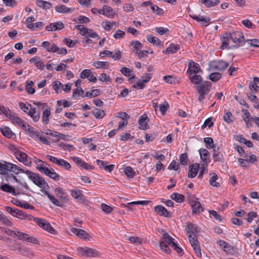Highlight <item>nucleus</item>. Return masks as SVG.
Returning <instances> with one entry per match:
<instances>
[{"instance_id": "obj_1", "label": "nucleus", "mask_w": 259, "mask_h": 259, "mask_svg": "<svg viewBox=\"0 0 259 259\" xmlns=\"http://www.w3.org/2000/svg\"><path fill=\"white\" fill-rule=\"evenodd\" d=\"M26 175L28 178L33 182V183L41 189L49 188V186L46 182L45 180L39 176L38 174L27 170L25 172Z\"/></svg>"}, {"instance_id": "obj_2", "label": "nucleus", "mask_w": 259, "mask_h": 259, "mask_svg": "<svg viewBox=\"0 0 259 259\" xmlns=\"http://www.w3.org/2000/svg\"><path fill=\"white\" fill-rule=\"evenodd\" d=\"M163 240L160 241L159 247L161 250L166 254L170 253V249L168 246H171L174 242V238L171 237L167 233H164L162 235Z\"/></svg>"}, {"instance_id": "obj_3", "label": "nucleus", "mask_w": 259, "mask_h": 259, "mask_svg": "<svg viewBox=\"0 0 259 259\" xmlns=\"http://www.w3.org/2000/svg\"><path fill=\"white\" fill-rule=\"evenodd\" d=\"M76 250L80 256L87 257H96L100 254L97 250L87 246L78 247Z\"/></svg>"}, {"instance_id": "obj_4", "label": "nucleus", "mask_w": 259, "mask_h": 259, "mask_svg": "<svg viewBox=\"0 0 259 259\" xmlns=\"http://www.w3.org/2000/svg\"><path fill=\"white\" fill-rule=\"evenodd\" d=\"M211 86V82L204 81L197 87V90L199 94L198 100L200 103L204 100L205 96L209 92Z\"/></svg>"}, {"instance_id": "obj_5", "label": "nucleus", "mask_w": 259, "mask_h": 259, "mask_svg": "<svg viewBox=\"0 0 259 259\" xmlns=\"http://www.w3.org/2000/svg\"><path fill=\"white\" fill-rule=\"evenodd\" d=\"M37 169L41 172H43L45 175L49 177L51 179L56 181H59L60 176L57 174L54 169L44 166L43 165H39L37 166Z\"/></svg>"}, {"instance_id": "obj_6", "label": "nucleus", "mask_w": 259, "mask_h": 259, "mask_svg": "<svg viewBox=\"0 0 259 259\" xmlns=\"http://www.w3.org/2000/svg\"><path fill=\"white\" fill-rule=\"evenodd\" d=\"M229 66L228 63L223 60L212 61L209 63V69L210 70L224 71Z\"/></svg>"}, {"instance_id": "obj_7", "label": "nucleus", "mask_w": 259, "mask_h": 259, "mask_svg": "<svg viewBox=\"0 0 259 259\" xmlns=\"http://www.w3.org/2000/svg\"><path fill=\"white\" fill-rule=\"evenodd\" d=\"M15 237L19 240L26 241L27 242L32 243L35 244H39V242L34 237H30L26 233L17 231Z\"/></svg>"}, {"instance_id": "obj_8", "label": "nucleus", "mask_w": 259, "mask_h": 259, "mask_svg": "<svg viewBox=\"0 0 259 259\" xmlns=\"http://www.w3.org/2000/svg\"><path fill=\"white\" fill-rule=\"evenodd\" d=\"M212 158L214 162L223 163L225 161L224 156L223 154V149L219 146L214 147L212 150Z\"/></svg>"}, {"instance_id": "obj_9", "label": "nucleus", "mask_w": 259, "mask_h": 259, "mask_svg": "<svg viewBox=\"0 0 259 259\" xmlns=\"http://www.w3.org/2000/svg\"><path fill=\"white\" fill-rule=\"evenodd\" d=\"M189 242L193 247L196 255L198 257H201V252L199 245V242L196 235L192 236L191 235H189Z\"/></svg>"}, {"instance_id": "obj_10", "label": "nucleus", "mask_w": 259, "mask_h": 259, "mask_svg": "<svg viewBox=\"0 0 259 259\" xmlns=\"http://www.w3.org/2000/svg\"><path fill=\"white\" fill-rule=\"evenodd\" d=\"M70 231L72 233L82 240L90 241L92 238L91 236L83 230L76 228H71Z\"/></svg>"}, {"instance_id": "obj_11", "label": "nucleus", "mask_w": 259, "mask_h": 259, "mask_svg": "<svg viewBox=\"0 0 259 259\" xmlns=\"http://www.w3.org/2000/svg\"><path fill=\"white\" fill-rule=\"evenodd\" d=\"M198 199L197 198L189 199V203L192 208L193 213H198L203 210L202 205Z\"/></svg>"}, {"instance_id": "obj_12", "label": "nucleus", "mask_w": 259, "mask_h": 259, "mask_svg": "<svg viewBox=\"0 0 259 259\" xmlns=\"http://www.w3.org/2000/svg\"><path fill=\"white\" fill-rule=\"evenodd\" d=\"M16 152L15 156L20 162L27 166L31 164V159L25 153L20 150Z\"/></svg>"}, {"instance_id": "obj_13", "label": "nucleus", "mask_w": 259, "mask_h": 259, "mask_svg": "<svg viewBox=\"0 0 259 259\" xmlns=\"http://www.w3.org/2000/svg\"><path fill=\"white\" fill-rule=\"evenodd\" d=\"M202 70L200 68L199 65L193 61H190L188 64V69L187 71L189 74L201 73Z\"/></svg>"}, {"instance_id": "obj_14", "label": "nucleus", "mask_w": 259, "mask_h": 259, "mask_svg": "<svg viewBox=\"0 0 259 259\" xmlns=\"http://www.w3.org/2000/svg\"><path fill=\"white\" fill-rule=\"evenodd\" d=\"M230 36L234 43L241 44V46H242L246 40H244L243 33L240 31H235L230 34Z\"/></svg>"}, {"instance_id": "obj_15", "label": "nucleus", "mask_w": 259, "mask_h": 259, "mask_svg": "<svg viewBox=\"0 0 259 259\" xmlns=\"http://www.w3.org/2000/svg\"><path fill=\"white\" fill-rule=\"evenodd\" d=\"M5 210L10 213L11 215L19 219H23V215L24 211L19 210L15 207H11L10 206H6L5 207Z\"/></svg>"}, {"instance_id": "obj_16", "label": "nucleus", "mask_w": 259, "mask_h": 259, "mask_svg": "<svg viewBox=\"0 0 259 259\" xmlns=\"http://www.w3.org/2000/svg\"><path fill=\"white\" fill-rule=\"evenodd\" d=\"M64 26L62 22L58 21L52 23L46 27V30L49 31H53L62 30L64 28Z\"/></svg>"}, {"instance_id": "obj_17", "label": "nucleus", "mask_w": 259, "mask_h": 259, "mask_svg": "<svg viewBox=\"0 0 259 259\" xmlns=\"http://www.w3.org/2000/svg\"><path fill=\"white\" fill-rule=\"evenodd\" d=\"M9 164H10V163L7 162H5L4 163H0V171H1V174L5 176V179L7 181H8L12 178L11 175H13L12 174H9L7 172H6V174L5 173L6 170H9Z\"/></svg>"}, {"instance_id": "obj_18", "label": "nucleus", "mask_w": 259, "mask_h": 259, "mask_svg": "<svg viewBox=\"0 0 259 259\" xmlns=\"http://www.w3.org/2000/svg\"><path fill=\"white\" fill-rule=\"evenodd\" d=\"M29 106L30 107V109L28 112V115L31 117L34 122L38 121L40 118L39 111H37L36 109L33 108L30 104H29Z\"/></svg>"}, {"instance_id": "obj_19", "label": "nucleus", "mask_w": 259, "mask_h": 259, "mask_svg": "<svg viewBox=\"0 0 259 259\" xmlns=\"http://www.w3.org/2000/svg\"><path fill=\"white\" fill-rule=\"evenodd\" d=\"M186 228L185 229V231L189 235H191L192 236L195 235V233H198L199 231V228L196 225L190 223L188 222Z\"/></svg>"}, {"instance_id": "obj_20", "label": "nucleus", "mask_w": 259, "mask_h": 259, "mask_svg": "<svg viewBox=\"0 0 259 259\" xmlns=\"http://www.w3.org/2000/svg\"><path fill=\"white\" fill-rule=\"evenodd\" d=\"M55 195L62 202H67L68 200L67 195L61 188H56L55 189Z\"/></svg>"}, {"instance_id": "obj_21", "label": "nucleus", "mask_w": 259, "mask_h": 259, "mask_svg": "<svg viewBox=\"0 0 259 259\" xmlns=\"http://www.w3.org/2000/svg\"><path fill=\"white\" fill-rule=\"evenodd\" d=\"M96 163L101 168H104L106 170L111 172L114 168V164L108 165V162L101 160H97Z\"/></svg>"}, {"instance_id": "obj_22", "label": "nucleus", "mask_w": 259, "mask_h": 259, "mask_svg": "<svg viewBox=\"0 0 259 259\" xmlns=\"http://www.w3.org/2000/svg\"><path fill=\"white\" fill-rule=\"evenodd\" d=\"M12 202L15 205L20 206L25 209H33L34 206L30 205L29 203L25 201L21 202L20 200L17 199H14L12 200Z\"/></svg>"}, {"instance_id": "obj_23", "label": "nucleus", "mask_w": 259, "mask_h": 259, "mask_svg": "<svg viewBox=\"0 0 259 259\" xmlns=\"http://www.w3.org/2000/svg\"><path fill=\"white\" fill-rule=\"evenodd\" d=\"M155 211L159 215L164 217H169V212L168 210L162 205H157L154 207Z\"/></svg>"}, {"instance_id": "obj_24", "label": "nucleus", "mask_w": 259, "mask_h": 259, "mask_svg": "<svg viewBox=\"0 0 259 259\" xmlns=\"http://www.w3.org/2000/svg\"><path fill=\"white\" fill-rule=\"evenodd\" d=\"M180 49L179 45L171 44L163 53L165 54H175Z\"/></svg>"}, {"instance_id": "obj_25", "label": "nucleus", "mask_w": 259, "mask_h": 259, "mask_svg": "<svg viewBox=\"0 0 259 259\" xmlns=\"http://www.w3.org/2000/svg\"><path fill=\"white\" fill-rule=\"evenodd\" d=\"M147 118L146 114H144L140 117L138 121L140 129L145 130L148 128V125L146 122Z\"/></svg>"}, {"instance_id": "obj_26", "label": "nucleus", "mask_w": 259, "mask_h": 259, "mask_svg": "<svg viewBox=\"0 0 259 259\" xmlns=\"http://www.w3.org/2000/svg\"><path fill=\"white\" fill-rule=\"evenodd\" d=\"M102 14L108 18H113L114 13L113 9L109 6L104 5L102 9Z\"/></svg>"}, {"instance_id": "obj_27", "label": "nucleus", "mask_w": 259, "mask_h": 259, "mask_svg": "<svg viewBox=\"0 0 259 259\" xmlns=\"http://www.w3.org/2000/svg\"><path fill=\"white\" fill-rule=\"evenodd\" d=\"M211 176L209 180V184L215 187H219L220 185L217 180L219 179L218 176L214 172L209 174Z\"/></svg>"}, {"instance_id": "obj_28", "label": "nucleus", "mask_w": 259, "mask_h": 259, "mask_svg": "<svg viewBox=\"0 0 259 259\" xmlns=\"http://www.w3.org/2000/svg\"><path fill=\"white\" fill-rule=\"evenodd\" d=\"M9 170L10 171L13 172L15 175H18L19 172L25 173L26 170H24L23 169L20 168L18 166L15 164L10 163Z\"/></svg>"}, {"instance_id": "obj_29", "label": "nucleus", "mask_w": 259, "mask_h": 259, "mask_svg": "<svg viewBox=\"0 0 259 259\" xmlns=\"http://www.w3.org/2000/svg\"><path fill=\"white\" fill-rule=\"evenodd\" d=\"M199 167V166L198 164L190 165L189 167L190 170L188 173V177L191 178L195 177L197 174Z\"/></svg>"}, {"instance_id": "obj_30", "label": "nucleus", "mask_w": 259, "mask_h": 259, "mask_svg": "<svg viewBox=\"0 0 259 259\" xmlns=\"http://www.w3.org/2000/svg\"><path fill=\"white\" fill-rule=\"evenodd\" d=\"M0 189L4 192L11 193L14 195H17L15 189L7 184H2L0 186Z\"/></svg>"}, {"instance_id": "obj_31", "label": "nucleus", "mask_w": 259, "mask_h": 259, "mask_svg": "<svg viewBox=\"0 0 259 259\" xmlns=\"http://www.w3.org/2000/svg\"><path fill=\"white\" fill-rule=\"evenodd\" d=\"M200 158L203 163L207 164L208 156L209 152L206 149L201 148L199 150Z\"/></svg>"}, {"instance_id": "obj_32", "label": "nucleus", "mask_w": 259, "mask_h": 259, "mask_svg": "<svg viewBox=\"0 0 259 259\" xmlns=\"http://www.w3.org/2000/svg\"><path fill=\"white\" fill-rule=\"evenodd\" d=\"M198 73H195L193 74H189V79L191 80V83L198 84L202 80V77L200 75H198Z\"/></svg>"}, {"instance_id": "obj_33", "label": "nucleus", "mask_w": 259, "mask_h": 259, "mask_svg": "<svg viewBox=\"0 0 259 259\" xmlns=\"http://www.w3.org/2000/svg\"><path fill=\"white\" fill-rule=\"evenodd\" d=\"M51 114V109L50 107L44 110L42 112V121L45 124H47L49 122V116Z\"/></svg>"}, {"instance_id": "obj_34", "label": "nucleus", "mask_w": 259, "mask_h": 259, "mask_svg": "<svg viewBox=\"0 0 259 259\" xmlns=\"http://www.w3.org/2000/svg\"><path fill=\"white\" fill-rule=\"evenodd\" d=\"M0 131L3 135L8 138H11L12 137L14 134L12 132L11 130L7 126L4 127H1Z\"/></svg>"}, {"instance_id": "obj_35", "label": "nucleus", "mask_w": 259, "mask_h": 259, "mask_svg": "<svg viewBox=\"0 0 259 259\" xmlns=\"http://www.w3.org/2000/svg\"><path fill=\"white\" fill-rule=\"evenodd\" d=\"M131 46L133 48V51L137 55L140 52L142 47V44L138 40L132 41Z\"/></svg>"}, {"instance_id": "obj_36", "label": "nucleus", "mask_w": 259, "mask_h": 259, "mask_svg": "<svg viewBox=\"0 0 259 259\" xmlns=\"http://www.w3.org/2000/svg\"><path fill=\"white\" fill-rule=\"evenodd\" d=\"M93 65L96 68L108 69L109 64L108 62L95 61L93 63Z\"/></svg>"}, {"instance_id": "obj_37", "label": "nucleus", "mask_w": 259, "mask_h": 259, "mask_svg": "<svg viewBox=\"0 0 259 259\" xmlns=\"http://www.w3.org/2000/svg\"><path fill=\"white\" fill-rule=\"evenodd\" d=\"M71 9L63 5H60L55 7V10L60 13H69Z\"/></svg>"}, {"instance_id": "obj_38", "label": "nucleus", "mask_w": 259, "mask_h": 259, "mask_svg": "<svg viewBox=\"0 0 259 259\" xmlns=\"http://www.w3.org/2000/svg\"><path fill=\"white\" fill-rule=\"evenodd\" d=\"M120 72L124 75L127 77H130V79H133L135 77V75L133 73V71L130 68L126 67H122L120 69Z\"/></svg>"}, {"instance_id": "obj_39", "label": "nucleus", "mask_w": 259, "mask_h": 259, "mask_svg": "<svg viewBox=\"0 0 259 259\" xmlns=\"http://www.w3.org/2000/svg\"><path fill=\"white\" fill-rule=\"evenodd\" d=\"M204 142L205 143L206 147L207 149H214V147H216L218 145L213 144V139L210 137H207L204 138Z\"/></svg>"}, {"instance_id": "obj_40", "label": "nucleus", "mask_w": 259, "mask_h": 259, "mask_svg": "<svg viewBox=\"0 0 259 259\" xmlns=\"http://www.w3.org/2000/svg\"><path fill=\"white\" fill-rule=\"evenodd\" d=\"M41 227L43 228L44 230L47 231L50 233L55 234L56 230L51 226L50 224L45 220L42 224Z\"/></svg>"}, {"instance_id": "obj_41", "label": "nucleus", "mask_w": 259, "mask_h": 259, "mask_svg": "<svg viewBox=\"0 0 259 259\" xmlns=\"http://www.w3.org/2000/svg\"><path fill=\"white\" fill-rule=\"evenodd\" d=\"M36 5L40 8L46 9H50L52 7V5L50 2L41 0L36 1Z\"/></svg>"}, {"instance_id": "obj_42", "label": "nucleus", "mask_w": 259, "mask_h": 259, "mask_svg": "<svg viewBox=\"0 0 259 259\" xmlns=\"http://www.w3.org/2000/svg\"><path fill=\"white\" fill-rule=\"evenodd\" d=\"M82 35L85 37H90L92 38H95L98 36V34L92 29L87 28L84 30Z\"/></svg>"}, {"instance_id": "obj_43", "label": "nucleus", "mask_w": 259, "mask_h": 259, "mask_svg": "<svg viewBox=\"0 0 259 259\" xmlns=\"http://www.w3.org/2000/svg\"><path fill=\"white\" fill-rule=\"evenodd\" d=\"M184 196L178 193H174L170 195V198L177 202L181 203L184 200Z\"/></svg>"}, {"instance_id": "obj_44", "label": "nucleus", "mask_w": 259, "mask_h": 259, "mask_svg": "<svg viewBox=\"0 0 259 259\" xmlns=\"http://www.w3.org/2000/svg\"><path fill=\"white\" fill-rule=\"evenodd\" d=\"M71 195L74 199L81 200L83 195L81 194V191L79 190H71Z\"/></svg>"}, {"instance_id": "obj_45", "label": "nucleus", "mask_w": 259, "mask_h": 259, "mask_svg": "<svg viewBox=\"0 0 259 259\" xmlns=\"http://www.w3.org/2000/svg\"><path fill=\"white\" fill-rule=\"evenodd\" d=\"M195 19L197 21L201 22V25L205 26H208L210 22V19L209 18H205L203 16H200V17H195Z\"/></svg>"}, {"instance_id": "obj_46", "label": "nucleus", "mask_w": 259, "mask_h": 259, "mask_svg": "<svg viewBox=\"0 0 259 259\" xmlns=\"http://www.w3.org/2000/svg\"><path fill=\"white\" fill-rule=\"evenodd\" d=\"M124 172L127 178L130 179L133 178L135 174L133 168L130 166L125 167L124 169Z\"/></svg>"}, {"instance_id": "obj_47", "label": "nucleus", "mask_w": 259, "mask_h": 259, "mask_svg": "<svg viewBox=\"0 0 259 259\" xmlns=\"http://www.w3.org/2000/svg\"><path fill=\"white\" fill-rule=\"evenodd\" d=\"M100 91L99 89L92 90L90 91L87 92L85 96L87 97H95L99 95Z\"/></svg>"}, {"instance_id": "obj_48", "label": "nucleus", "mask_w": 259, "mask_h": 259, "mask_svg": "<svg viewBox=\"0 0 259 259\" xmlns=\"http://www.w3.org/2000/svg\"><path fill=\"white\" fill-rule=\"evenodd\" d=\"M221 77L222 75L221 73L219 72H213L209 75L208 79L213 82H216L218 81Z\"/></svg>"}, {"instance_id": "obj_49", "label": "nucleus", "mask_w": 259, "mask_h": 259, "mask_svg": "<svg viewBox=\"0 0 259 259\" xmlns=\"http://www.w3.org/2000/svg\"><path fill=\"white\" fill-rule=\"evenodd\" d=\"M147 39L149 42L152 43L153 45L158 46L161 43V41L156 37L152 36L151 35L147 36Z\"/></svg>"}, {"instance_id": "obj_50", "label": "nucleus", "mask_w": 259, "mask_h": 259, "mask_svg": "<svg viewBox=\"0 0 259 259\" xmlns=\"http://www.w3.org/2000/svg\"><path fill=\"white\" fill-rule=\"evenodd\" d=\"M233 115L230 111L226 112L225 114L223 116L224 120L228 123H232L233 121Z\"/></svg>"}, {"instance_id": "obj_51", "label": "nucleus", "mask_w": 259, "mask_h": 259, "mask_svg": "<svg viewBox=\"0 0 259 259\" xmlns=\"http://www.w3.org/2000/svg\"><path fill=\"white\" fill-rule=\"evenodd\" d=\"M93 114L97 119L103 118L105 115V113L104 110L96 109L95 111L93 112Z\"/></svg>"}, {"instance_id": "obj_52", "label": "nucleus", "mask_w": 259, "mask_h": 259, "mask_svg": "<svg viewBox=\"0 0 259 259\" xmlns=\"http://www.w3.org/2000/svg\"><path fill=\"white\" fill-rule=\"evenodd\" d=\"M115 24V22H110L106 21L102 24L103 27L107 31H110L112 29L113 26Z\"/></svg>"}, {"instance_id": "obj_53", "label": "nucleus", "mask_w": 259, "mask_h": 259, "mask_svg": "<svg viewBox=\"0 0 259 259\" xmlns=\"http://www.w3.org/2000/svg\"><path fill=\"white\" fill-rule=\"evenodd\" d=\"M241 23L247 28L254 29L256 27L255 25L253 24L249 19L242 20Z\"/></svg>"}, {"instance_id": "obj_54", "label": "nucleus", "mask_w": 259, "mask_h": 259, "mask_svg": "<svg viewBox=\"0 0 259 259\" xmlns=\"http://www.w3.org/2000/svg\"><path fill=\"white\" fill-rule=\"evenodd\" d=\"M151 9L153 12L155 13L157 15L161 16L164 13V11L163 10V9L158 7L156 5H153Z\"/></svg>"}, {"instance_id": "obj_55", "label": "nucleus", "mask_w": 259, "mask_h": 259, "mask_svg": "<svg viewBox=\"0 0 259 259\" xmlns=\"http://www.w3.org/2000/svg\"><path fill=\"white\" fill-rule=\"evenodd\" d=\"M245 41L248 42L249 46L257 48L259 47V39H247Z\"/></svg>"}, {"instance_id": "obj_56", "label": "nucleus", "mask_w": 259, "mask_h": 259, "mask_svg": "<svg viewBox=\"0 0 259 259\" xmlns=\"http://www.w3.org/2000/svg\"><path fill=\"white\" fill-rule=\"evenodd\" d=\"M128 240L131 243L138 245L142 243V239L136 236H131L128 238Z\"/></svg>"}, {"instance_id": "obj_57", "label": "nucleus", "mask_w": 259, "mask_h": 259, "mask_svg": "<svg viewBox=\"0 0 259 259\" xmlns=\"http://www.w3.org/2000/svg\"><path fill=\"white\" fill-rule=\"evenodd\" d=\"M99 80L101 81H106L108 83L111 82V79L109 76H107V74L105 73H102L101 74L99 78Z\"/></svg>"}, {"instance_id": "obj_58", "label": "nucleus", "mask_w": 259, "mask_h": 259, "mask_svg": "<svg viewBox=\"0 0 259 259\" xmlns=\"http://www.w3.org/2000/svg\"><path fill=\"white\" fill-rule=\"evenodd\" d=\"M0 221L2 222V223L8 226H11L12 223L9 221V220L7 218V217L3 213L0 214Z\"/></svg>"}, {"instance_id": "obj_59", "label": "nucleus", "mask_w": 259, "mask_h": 259, "mask_svg": "<svg viewBox=\"0 0 259 259\" xmlns=\"http://www.w3.org/2000/svg\"><path fill=\"white\" fill-rule=\"evenodd\" d=\"M125 32L121 30H117L114 34L113 35V37L115 39H121L125 36Z\"/></svg>"}, {"instance_id": "obj_60", "label": "nucleus", "mask_w": 259, "mask_h": 259, "mask_svg": "<svg viewBox=\"0 0 259 259\" xmlns=\"http://www.w3.org/2000/svg\"><path fill=\"white\" fill-rule=\"evenodd\" d=\"M188 157L186 153H182L180 156V162L182 165H185L187 163Z\"/></svg>"}, {"instance_id": "obj_61", "label": "nucleus", "mask_w": 259, "mask_h": 259, "mask_svg": "<svg viewBox=\"0 0 259 259\" xmlns=\"http://www.w3.org/2000/svg\"><path fill=\"white\" fill-rule=\"evenodd\" d=\"M23 130L28 132V133L31 131L32 130V127L30 125H29L26 122H25L24 120H23L22 123H21V125H20Z\"/></svg>"}, {"instance_id": "obj_62", "label": "nucleus", "mask_w": 259, "mask_h": 259, "mask_svg": "<svg viewBox=\"0 0 259 259\" xmlns=\"http://www.w3.org/2000/svg\"><path fill=\"white\" fill-rule=\"evenodd\" d=\"M10 119L14 123H16L18 125H20L23 120L15 115H11Z\"/></svg>"}, {"instance_id": "obj_63", "label": "nucleus", "mask_w": 259, "mask_h": 259, "mask_svg": "<svg viewBox=\"0 0 259 259\" xmlns=\"http://www.w3.org/2000/svg\"><path fill=\"white\" fill-rule=\"evenodd\" d=\"M217 243L225 251L230 247L228 243L224 240H220Z\"/></svg>"}, {"instance_id": "obj_64", "label": "nucleus", "mask_w": 259, "mask_h": 259, "mask_svg": "<svg viewBox=\"0 0 259 259\" xmlns=\"http://www.w3.org/2000/svg\"><path fill=\"white\" fill-rule=\"evenodd\" d=\"M92 73L91 71L89 69L83 70L80 74V77L81 78H88Z\"/></svg>"}]
</instances>
